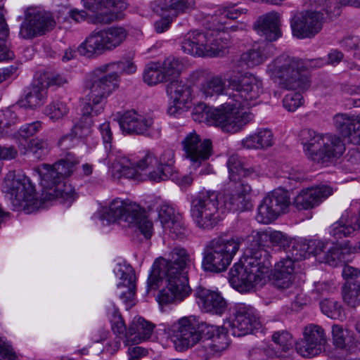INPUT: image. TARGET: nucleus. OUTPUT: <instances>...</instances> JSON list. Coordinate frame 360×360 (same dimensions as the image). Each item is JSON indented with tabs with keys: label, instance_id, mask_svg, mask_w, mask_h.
Returning <instances> with one entry per match:
<instances>
[{
	"label": "nucleus",
	"instance_id": "1",
	"mask_svg": "<svg viewBox=\"0 0 360 360\" xmlns=\"http://www.w3.org/2000/svg\"><path fill=\"white\" fill-rule=\"evenodd\" d=\"M227 167L231 183L222 193L214 191L199 192L191 200V214L196 226L210 230L217 225L221 219L220 211H243L249 209L250 202L247 196L251 186L241 180L256 174L251 167H245L238 155L229 158Z\"/></svg>",
	"mask_w": 360,
	"mask_h": 360
},
{
	"label": "nucleus",
	"instance_id": "2",
	"mask_svg": "<svg viewBox=\"0 0 360 360\" xmlns=\"http://www.w3.org/2000/svg\"><path fill=\"white\" fill-rule=\"evenodd\" d=\"M245 240L248 246L243 264H235L229 271L231 285L240 292H250L265 283L266 274L271 266L268 252L264 250L266 243L269 240L286 252L292 239L281 231H253Z\"/></svg>",
	"mask_w": 360,
	"mask_h": 360
},
{
	"label": "nucleus",
	"instance_id": "3",
	"mask_svg": "<svg viewBox=\"0 0 360 360\" xmlns=\"http://www.w3.org/2000/svg\"><path fill=\"white\" fill-rule=\"evenodd\" d=\"M169 259L160 258L153 264L148 278V288H155L160 281L166 280L167 285L158 295L160 304H167L182 301L191 292L188 271L193 259L188 251L175 248L170 252Z\"/></svg>",
	"mask_w": 360,
	"mask_h": 360
},
{
	"label": "nucleus",
	"instance_id": "4",
	"mask_svg": "<svg viewBox=\"0 0 360 360\" xmlns=\"http://www.w3.org/2000/svg\"><path fill=\"white\" fill-rule=\"evenodd\" d=\"M227 89L232 90V102L223 105L222 112H238L242 107V101H248L257 98L261 93L259 84L255 77L251 75H240L230 77L227 79ZM226 89L225 79L217 75L207 79L202 84L200 91L205 97L223 94ZM216 112H221L215 109Z\"/></svg>",
	"mask_w": 360,
	"mask_h": 360
},
{
	"label": "nucleus",
	"instance_id": "5",
	"mask_svg": "<svg viewBox=\"0 0 360 360\" xmlns=\"http://www.w3.org/2000/svg\"><path fill=\"white\" fill-rule=\"evenodd\" d=\"M300 137L307 158L317 164L328 165L345 150L342 141L335 135H323L312 129H304Z\"/></svg>",
	"mask_w": 360,
	"mask_h": 360
},
{
	"label": "nucleus",
	"instance_id": "6",
	"mask_svg": "<svg viewBox=\"0 0 360 360\" xmlns=\"http://www.w3.org/2000/svg\"><path fill=\"white\" fill-rule=\"evenodd\" d=\"M98 217L109 224L122 220L129 226L139 229L147 239L150 238L153 234V222L148 219L145 211L139 205L128 200L114 199L108 207L101 208Z\"/></svg>",
	"mask_w": 360,
	"mask_h": 360
},
{
	"label": "nucleus",
	"instance_id": "7",
	"mask_svg": "<svg viewBox=\"0 0 360 360\" xmlns=\"http://www.w3.org/2000/svg\"><path fill=\"white\" fill-rule=\"evenodd\" d=\"M254 29L267 41L255 44L251 49L241 54L240 61L248 67L259 65L269 57V50L273 46L269 42L281 37L280 15L276 12H271L260 16L255 22Z\"/></svg>",
	"mask_w": 360,
	"mask_h": 360
},
{
	"label": "nucleus",
	"instance_id": "8",
	"mask_svg": "<svg viewBox=\"0 0 360 360\" xmlns=\"http://www.w3.org/2000/svg\"><path fill=\"white\" fill-rule=\"evenodd\" d=\"M304 68L302 59L285 54L278 56L268 65L271 75L278 79L280 87L285 90L309 89L310 80Z\"/></svg>",
	"mask_w": 360,
	"mask_h": 360
},
{
	"label": "nucleus",
	"instance_id": "9",
	"mask_svg": "<svg viewBox=\"0 0 360 360\" xmlns=\"http://www.w3.org/2000/svg\"><path fill=\"white\" fill-rule=\"evenodd\" d=\"M217 30H192L185 34L181 41V50L197 56H219L224 53L228 42Z\"/></svg>",
	"mask_w": 360,
	"mask_h": 360
},
{
	"label": "nucleus",
	"instance_id": "10",
	"mask_svg": "<svg viewBox=\"0 0 360 360\" xmlns=\"http://www.w3.org/2000/svg\"><path fill=\"white\" fill-rule=\"evenodd\" d=\"M214 328L202 321L199 316L191 315L179 319L170 327L176 349L186 351L199 343L204 335L210 334Z\"/></svg>",
	"mask_w": 360,
	"mask_h": 360
},
{
	"label": "nucleus",
	"instance_id": "11",
	"mask_svg": "<svg viewBox=\"0 0 360 360\" xmlns=\"http://www.w3.org/2000/svg\"><path fill=\"white\" fill-rule=\"evenodd\" d=\"M86 87L90 90V103H87L86 112H99L104 110L106 98L118 87L119 74L111 72L108 66L102 65L89 76Z\"/></svg>",
	"mask_w": 360,
	"mask_h": 360
},
{
	"label": "nucleus",
	"instance_id": "12",
	"mask_svg": "<svg viewBox=\"0 0 360 360\" xmlns=\"http://www.w3.org/2000/svg\"><path fill=\"white\" fill-rule=\"evenodd\" d=\"M244 241L242 238H218L211 240L203 252L202 266L204 270L214 273L226 271Z\"/></svg>",
	"mask_w": 360,
	"mask_h": 360
},
{
	"label": "nucleus",
	"instance_id": "13",
	"mask_svg": "<svg viewBox=\"0 0 360 360\" xmlns=\"http://www.w3.org/2000/svg\"><path fill=\"white\" fill-rule=\"evenodd\" d=\"M128 36L127 30L122 26H111L92 32L77 47L81 56L91 58L106 51L120 46Z\"/></svg>",
	"mask_w": 360,
	"mask_h": 360
},
{
	"label": "nucleus",
	"instance_id": "14",
	"mask_svg": "<svg viewBox=\"0 0 360 360\" xmlns=\"http://www.w3.org/2000/svg\"><path fill=\"white\" fill-rule=\"evenodd\" d=\"M24 15L19 31V36L24 39L43 36L51 32L56 25L52 13L37 7L26 8Z\"/></svg>",
	"mask_w": 360,
	"mask_h": 360
},
{
	"label": "nucleus",
	"instance_id": "15",
	"mask_svg": "<svg viewBox=\"0 0 360 360\" xmlns=\"http://www.w3.org/2000/svg\"><path fill=\"white\" fill-rule=\"evenodd\" d=\"M152 11L161 16L155 24L158 33L167 30L173 19L181 14L189 13L195 8V0H156L151 3Z\"/></svg>",
	"mask_w": 360,
	"mask_h": 360
},
{
	"label": "nucleus",
	"instance_id": "16",
	"mask_svg": "<svg viewBox=\"0 0 360 360\" xmlns=\"http://www.w3.org/2000/svg\"><path fill=\"white\" fill-rule=\"evenodd\" d=\"M4 191L15 209L24 207L34 198L35 188L23 174L9 172L3 184Z\"/></svg>",
	"mask_w": 360,
	"mask_h": 360
},
{
	"label": "nucleus",
	"instance_id": "17",
	"mask_svg": "<svg viewBox=\"0 0 360 360\" xmlns=\"http://www.w3.org/2000/svg\"><path fill=\"white\" fill-rule=\"evenodd\" d=\"M290 204L288 192L277 188L269 193L258 207L256 219L258 222L269 224L283 214Z\"/></svg>",
	"mask_w": 360,
	"mask_h": 360
},
{
	"label": "nucleus",
	"instance_id": "18",
	"mask_svg": "<svg viewBox=\"0 0 360 360\" xmlns=\"http://www.w3.org/2000/svg\"><path fill=\"white\" fill-rule=\"evenodd\" d=\"M324 22L321 11L295 12L290 19L292 35L298 39L312 38L321 32Z\"/></svg>",
	"mask_w": 360,
	"mask_h": 360
},
{
	"label": "nucleus",
	"instance_id": "19",
	"mask_svg": "<svg viewBox=\"0 0 360 360\" xmlns=\"http://www.w3.org/2000/svg\"><path fill=\"white\" fill-rule=\"evenodd\" d=\"M251 114H192L193 120L207 126L219 127L222 131L235 133L252 121Z\"/></svg>",
	"mask_w": 360,
	"mask_h": 360
},
{
	"label": "nucleus",
	"instance_id": "20",
	"mask_svg": "<svg viewBox=\"0 0 360 360\" xmlns=\"http://www.w3.org/2000/svg\"><path fill=\"white\" fill-rule=\"evenodd\" d=\"M37 170L41 177V184L44 189L47 190L44 194V200L63 198L72 200L73 193L71 188L63 184V180L59 178L51 165L42 164L39 166Z\"/></svg>",
	"mask_w": 360,
	"mask_h": 360
},
{
	"label": "nucleus",
	"instance_id": "21",
	"mask_svg": "<svg viewBox=\"0 0 360 360\" xmlns=\"http://www.w3.org/2000/svg\"><path fill=\"white\" fill-rule=\"evenodd\" d=\"M259 326L256 310L250 305L239 304L229 321V332L234 336L241 337L252 333Z\"/></svg>",
	"mask_w": 360,
	"mask_h": 360
},
{
	"label": "nucleus",
	"instance_id": "22",
	"mask_svg": "<svg viewBox=\"0 0 360 360\" xmlns=\"http://www.w3.org/2000/svg\"><path fill=\"white\" fill-rule=\"evenodd\" d=\"M184 156L191 163L199 167L212 155L210 139H202L195 131L188 134L181 141Z\"/></svg>",
	"mask_w": 360,
	"mask_h": 360
},
{
	"label": "nucleus",
	"instance_id": "23",
	"mask_svg": "<svg viewBox=\"0 0 360 360\" xmlns=\"http://www.w3.org/2000/svg\"><path fill=\"white\" fill-rule=\"evenodd\" d=\"M327 339L324 329L310 324L304 329V338L295 344V349L304 357H312L325 350Z\"/></svg>",
	"mask_w": 360,
	"mask_h": 360
},
{
	"label": "nucleus",
	"instance_id": "24",
	"mask_svg": "<svg viewBox=\"0 0 360 360\" xmlns=\"http://www.w3.org/2000/svg\"><path fill=\"white\" fill-rule=\"evenodd\" d=\"M333 194V188L321 185L302 190L295 198L293 205L300 210L312 209Z\"/></svg>",
	"mask_w": 360,
	"mask_h": 360
},
{
	"label": "nucleus",
	"instance_id": "25",
	"mask_svg": "<svg viewBox=\"0 0 360 360\" xmlns=\"http://www.w3.org/2000/svg\"><path fill=\"white\" fill-rule=\"evenodd\" d=\"M333 122L340 135L351 143H360V117L354 114H335Z\"/></svg>",
	"mask_w": 360,
	"mask_h": 360
},
{
	"label": "nucleus",
	"instance_id": "26",
	"mask_svg": "<svg viewBox=\"0 0 360 360\" xmlns=\"http://www.w3.org/2000/svg\"><path fill=\"white\" fill-rule=\"evenodd\" d=\"M198 305L205 312L222 314L227 308V303L221 294L202 287H198L195 291Z\"/></svg>",
	"mask_w": 360,
	"mask_h": 360
},
{
	"label": "nucleus",
	"instance_id": "27",
	"mask_svg": "<svg viewBox=\"0 0 360 360\" xmlns=\"http://www.w3.org/2000/svg\"><path fill=\"white\" fill-rule=\"evenodd\" d=\"M116 276L122 281L117 284L118 288H125L126 291H122L120 298L129 306L134 305V300L136 295V275L135 271L130 265H119L115 270Z\"/></svg>",
	"mask_w": 360,
	"mask_h": 360
},
{
	"label": "nucleus",
	"instance_id": "28",
	"mask_svg": "<svg viewBox=\"0 0 360 360\" xmlns=\"http://www.w3.org/2000/svg\"><path fill=\"white\" fill-rule=\"evenodd\" d=\"M47 90L42 83L36 81L33 83L30 91L23 99L19 100L16 103L9 107L11 112L16 110H34L44 104L46 97Z\"/></svg>",
	"mask_w": 360,
	"mask_h": 360
},
{
	"label": "nucleus",
	"instance_id": "29",
	"mask_svg": "<svg viewBox=\"0 0 360 360\" xmlns=\"http://www.w3.org/2000/svg\"><path fill=\"white\" fill-rule=\"evenodd\" d=\"M154 325L139 317L134 319L126 333V346L138 345L149 339L153 333Z\"/></svg>",
	"mask_w": 360,
	"mask_h": 360
},
{
	"label": "nucleus",
	"instance_id": "30",
	"mask_svg": "<svg viewBox=\"0 0 360 360\" xmlns=\"http://www.w3.org/2000/svg\"><path fill=\"white\" fill-rule=\"evenodd\" d=\"M117 122L122 131L129 134H141L153 124L152 119L142 114H122Z\"/></svg>",
	"mask_w": 360,
	"mask_h": 360
},
{
	"label": "nucleus",
	"instance_id": "31",
	"mask_svg": "<svg viewBox=\"0 0 360 360\" xmlns=\"http://www.w3.org/2000/svg\"><path fill=\"white\" fill-rule=\"evenodd\" d=\"M106 1L82 0L84 7L96 13L94 23L110 24L118 18V15L114 11L107 8Z\"/></svg>",
	"mask_w": 360,
	"mask_h": 360
},
{
	"label": "nucleus",
	"instance_id": "32",
	"mask_svg": "<svg viewBox=\"0 0 360 360\" xmlns=\"http://www.w3.org/2000/svg\"><path fill=\"white\" fill-rule=\"evenodd\" d=\"M137 162L141 172H146L148 179L154 182L164 181L160 167L158 166V158L150 150L144 151L143 155Z\"/></svg>",
	"mask_w": 360,
	"mask_h": 360
},
{
	"label": "nucleus",
	"instance_id": "33",
	"mask_svg": "<svg viewBox=\"0 0 360 360\" xmlns=\"http://www.w3.org/2000/svg\"><path fill=\"white\" fill-rule=\"evenodd\" d=\"M211 326L214 328L215 330H213L209 335H204L203 338L210 340L205 346L206 350L210 354H214L225 350L228 347L229 342L224 328L213 325H211Z\"/></svg>",
	"mask_w": 360,
	"mask_h": 360
},
{
	"label": "nucleus",
	"instance_id": "34",
	"mask_svg": "<svg viewBox=\"0 0 360 360\" xmlns=\"http://www.w3.org/2000/svg\"><path fill=\"white\" fill-rule=\"evenodd\" d=\"M360 228V224L355 221V217L347 219L342 217L330 227V235L337 239L351 236Z\"/></svg>",
	"mask_w": 360,
	"mask_h": 360
},
{
	"label": "nucleus",
	"instance_id": "35",
	"mask_svg": "<svg viewBox=\"0 0 360 360\" xmlns=\"http://www.w3.org/2000/svg\"><path fill=\"white\" fill-rule=\"evenodd\" d=\"M344 302L349 307L356 308L360 306V283L358 281H347L342 290Z\"/></svg>",
	"mask_w": 360,
	"mask_h": 360
},
{
	"label": "nucleus",
	"instance_id": "36",
	"mask_svg": "<svg viewBox=\"0 0 360 360\" xmlns=\"http://www.w3.org/2000/svg\"><path fill=\"white\" fill-rule=\"evenodd\" d=\"M143 79L149 86L167 82L160 68V63L154 62H150L146 65L143 72Z\"/></svg>",
	"mask_w": 360,
	"mask_h": 360
},
{
	"label": "nucleus",
	"instance_id": "37",
	"mask_svg": "<svg viewBox=\"0 0 360 360\" xmlns=\"http://www.w3.org/2000/svg\"><path fill=\"white\" fill-rule=\"evenodd\" d=\"M160 68L167 81L175 79L184 68L183 63L177 58L169 56L160 63Z\"/></svg>",
	"mask_w": 360,
	"mask_h": 360
},
{
	"label": "nucleus",
	"instance_id": "38",
	"mask_svg": "<svg viewBox=\"0 0 360 360\" xmlns=\"http://www.w3.org/2000/svg\"><path fill=\"white\" fill-rule=\"evenodd\" d=\"M113 169L119 174L120 176H124L127 179H134L140 172L137 167V162H131L126 158H120L117 162L112 165Z\"/></svg>",
	"mask_w": 360,
	"mask_h": 360
},
{
	"label": "nucleus",
	"instance_id": "39",
	"mask_svg": "<svg viewBox=\"0 0 360 360\" xmlns=\"http://www.w3.org/2000/svg\"><path fill=\"white\" fill-rule=\"evenodd\" d=\"M158 166L160 167L164 181L170 179L174 172V152L171 148L164 150L158 158Z\"/></svg>",
	"mask_w": 360,
	"mask_h": 360
},
{
	"label": "nucleus",
	"instance_id": "40",
	"mask_svg": "<svg viewBox=\"0 0 360 360\" xmlns=\"http://www.w3.org/2000/svg\"><path fill=\"white\" fill-rule=\"evenodd\" d=\"M272 340L276 344L274 349L283 355L281 358L286 356V353L292 351V339L288 331L275 332L272 335Z\"/></svg>",
	"mask_w": 360,
	"mask_h": 360
},
{
	"label": "nucleus",
	"instance_id": "41",
	"mask_svg": "<svg viewBox=\"0 0 360 360\" xmlns=\"http://www.w3.org/2000/svg\"><path fill=\"white\" fill-rule=\"evenodd\" d=\"M166 91L173 100L188 98L191 95L190 87L182 81L176 79L170 80Z\"/></svg>",
	"mask_w": 360,
	"mask_h": 360
},
{
	"label": "nucleus",
	"instance_id": "42",
	"mask_svg": "<svg viewBox=\"0 0 360 360\" xmlns=\"http://www.w3.org/2000/svg\"><path fill=\"white\" fill-rule=\"evenodd\" d=\"M77 163L78 160L68 154L66 158L58 160L51 166L58 174L59 178L63 181L65 178L70 176L73 173L75 166Z\"/></svg>",
	"mask_w": 360,
	"mask_h": 360
},
{
	"label": "nucleus",
	"instance_id": "43",
	"mask_svg": "<svg viewBox=\"0 0 360 360\" xmlns=\"http://www.w3.org/2000/svg\"><path fill=\"white\" fill-rule=\"evenodd\" d=\"M323 257H320L319 262L325 263L331 266H337L345 262V253L343 250L338 247L327 248Z\"/></svg>",
	"mask_w": 360,
	"mask_h": 360
},
{
	"label": "nucleus",
	"instance_id": "44",
	"mask_svg": "<svg viewBox=\"0 0 360 360\" xmlns=\"http://www.w3.org/2000/svg\"><path fill=\"white\" fill-rule=\"evenodd\" d=\"M295 274H284L273 272L272 283L274 286L279 290H285L295 289Z\"/></svg>",
	"mask_w": 360,
	"mask_h": 360
},
{
	"label": "nucleus",
	"instance_id": "45",
	"mask_svg": "<svg viewBox=\"0 0 360 360\" xmlns=\"http://www.w3.org/2000/svg\"><path fill=\"white\" fill-rule=\"evenodd\" d=\"M27 150L30 151L35 158H43L49 153L47 140L39 138L32 139L27 144Z\"/></svg>",
	"mask_w": 360,
	"mask_h": 360
},
{
	"label": "nucleus",
	"instance_id": "46",
	"mask_svg": "<svg viewBox=\"0 0 360 360\" xmlns=\"http://www.w3.org/2000/svg\"><path fill=\"white\" fill-rule=\"evenodd\" d=\"M309 5L321 8L330 18L340 15V6L336 0H310Z\"/></svg>",
	"mask_w": 360,
	"mask_h": 360
},
{
	"label": "nucleus",
	"instance_id": "47",
	"mask_svg": "<svg viewBox=\"0 0 360 360\" xmlns=\"http://www.w3.org/2000/svg\"><path fill=\"white\" fill-rule=\"evenodd\" d=\"M307 241L292 240L290 243V248H288L286 252L290 253V258L294 262L305 259L307 257Z\"/></svg>",
	"mask_w": 360,
	"mask_h": 360
},
{
	"label": "nucleus",
	"instance_id": "48",
	"mask_svg": "<svg viewBox=\"0 0 360 360\" xmlns=\"http://www.w3.org/2000/svg\"><path fill=\"white\" fill-rule=\"evenodd\" d=\"M92 124L91 114H83L80 121L72 127V130L78 137L84 138L91 134Z\"/></svg>",
	"mask_w": 360,
	"mask_h": 360
},
{
	"label": "nucleus",
	"instance_id": "49",
	"mask_svg": "<svg viewBox=\"0 0 360 360\" xmlns=\"http://www.w3.org/2000/svg\"><path fill=\"white\" fill-rule=\"evenodd\" d=\"M307 241V257L312 255L319 262L320 257H323L327 249L328 243L317 239H311Z\"/></svg>",
	"mask_w": 360,
	"mask_h": 360
},
{
	"label": "nucleus",
	"instance_id": "50",
	"mask_svg": "<svg viewBox=\"0 0 360 360\" xmlns=\"http://www.w3.org/2000/svg\"><path fill=\"white\" fill-rule=\"evenodd\" d=\"M252 360H266L268 358H281L283 355L270 347H255L250 352Z\"/></svg>",
	"mask_w": 360,
	"mask_h": 360
},
{
	"label": "nucleus",
	"instance_id": "51",
	"mask_svg": "<svg viewBox=\"0 0 360 360\" xmlns=\"http://www.w3.org/2000/svg\"><path fill=\"white\" fill-rule=\"evenodd\" d=\"M333 340L334 345L339 349L346 348L349 342V332L343 329L341 326L334 325L332 328Z\"/></svg>",
	"mask_w": 360,
	"mask_h": 360
},
{
	"label": "nucleus",
	"instance_id": "52",
	"mask_svg": "<svg viewBox=\"0 0 360 360\" xmlns=\"http://www.w3.org/2000/svg\"><path fill=\"white\" fill-rule=\"evenodd\" d=\"M111 72L133 74L136 71V65L131 60H122L105 64Z\"/></svg>",
	"mask_w": 360,
	"mask_h": 360
},
{
	"label": "nucleus",
	"instance_id": "53",
	"mask_svg": "<svg viewBox=\"0 0 360 360\" xmlns=\"http://www.w3.org/2000/svg\"><path fill=\"white\" fill-rule=\"evenodd\" d=\"M322 312L331 319H337L341 313L340 304L330 299H324L320 302Z\"/></svg>",
	"mask_w": 360,
	"mask_h": 360
},
{
	"label": "nucleus",
	"instance_id": "54",
	"mask_svg": "<svg viewBox=\"0 0 360 360\" xmlns=\"http://www.w3.org/2000/svg\"><path fill=\"white\" fill-rule=\"evenodd\" d=\"M164 229L169 231V234L173 238H181L186 236V228L181 215H176V219L169 224V226H165Z\"/></svg>",
	"mask_w": 360,
	"mask_h": 360
},
{
	"label": "nucleus",
	"instance_id": "55",
	"mask_svg": "<svg viewBox=\"0 0 360 360\" xmlns=\"http://www.w3.org/2000/svg\"><path fill=\"white\" fill-rule=\"evenodd\" d=\"M176 215L181 214L176 212L172 207L167 205H162L158 212V217L163 228L169 226V224L176 219Z\"/></svg>",
	"mask_w": 360,
	"mask_h": 360
},
{
	"label": "nucleus",
	"instance_id": "56",
	"mask_svg": "<svg viewBox=\"0 0 360 360\" xmlns=\"http://www.w3.org/2000/svg\"><path fill=\"white\" fill-rule=\"evenodd\" d=\"M302 100L300 93L289 94L283 100V106L288 111L293 112L302 105Z\"/></svg>",
	"mask_w": 360,
	"mask_h": 360
},
{
	"label": "nucleus",
	"instance_id": "57",
	"mask_svg": "<svg viewBox=\"0 0 360 360\" xmlns=\"http://www.w3.org/2000/svg\"><path fill=\"white\" fill-rule=\"evenodd\" d=\"M274 273H280L284 274H295V262L292 259L288 256L287 258L283 259L275 265Z\"/></svg>",
	"mask_w": 360,
	"mask_h": 360
},
{
	"label": "nucleus",
	"instance_id": "58",
	"mask_svg": "<svg viewBox=\"0 0 360 360\" xmlns=\"http://www.w3.org/2000/svg\"><path fill=\"white\" fill-rule=\"evenodd\" d=\"M37 81L43 84L46 90H47V88L51 85L61 86L67 82L65 77L59 74H45Z\"/></svg>",
	"mask_w": 360,
	"mask_h": 360
},
{
	"label": "nucleus",
	"instance_id": "59",
	"mask_svg": "<svg viewBox=\"0 0 360 360\" xmlns=\"http://www.w3.org/2000/svg\"><path fill=\"white\" fill-rule=\"evenodd\" d=\"M259 143L262 150L267 149L274 144V137L272 131L268 128L257 129Z\"/></svg>",
	"mask_w": 360,
	"mask_h": 360
},
{
	"label": "nucleus",
	"instance_id": "60",
	"mask_svg": "<svg viewBox=\"0 0 360 360\" xmlns=\"http://www.w3.org/2000/svg\"><path fill=\"white\" fill-rule=\"evenodd\" d=\"M335 289V287L333 283L330 281H318L314 282V288L311 292L316 294L317 297H321L333 292Z\"/></svg>",
	"mask_w": 360,
	"mask_h": 360
},
{
	"label": "nucleus",
	"instance_id": "61",
	"mask_svg": "<svg viewBox=\"0 0 360 360\" xmlns=\"http://www.w3.org/2000/svg\"><path fill=\"white\" fill-rule=\"evenodd\" d=\"M41 127V122L39 121L34 122L30 124H27L22 126L18 130V134L20 137L26 139L34 135L39 131Z\"/></svg>",
	"mask_w": 360,
	"mask_h": 360
},
{
	"label": "nucleus",
	"instance_id": "62",
	"mask_svg": "<svg viewBox=\"0 0 360 360\" xmlns=\"http://www.w3.org/2000/svg\"><path fill=\"white\" fill-rule=\"evenodd\" d=\"M192 107L191 102L185 99L173 100L172 105L168 107L167 112H185Z\"/></svg>",
	"mask_w": 360,
	"mask_h": 360
},
{
	"label": "nucleus",
	"instance_id": "63",
	"mask_svg": "<svg viewBox=\"0 0 360 360\" xmlns=\"http://www.w3.org/2000/svg\"><path fill=\"white\" fill-rule=\"evenodd\" d=\"M0 355L8 360H16L18 358L12 346L1 337H0Z\"/></svg>",
	"mask_w": 360,
	"mask_h": 360
},
{
	"label": "nucleus",
	"instance_id": "64",
	"mask_svg": "<svg viewBox=\"0 0 360 360\" xmlns=\"http://www.w3.org/2000/svg\"><path fill=\"white\" fill-rule=\"evenodd\" d=\"M342 46L348 50H354V56L360 59V38L350 37L342 40Z\"/></svg>",
	"mask_w": 360,
	"mask_h": 360
}]
</instances>
